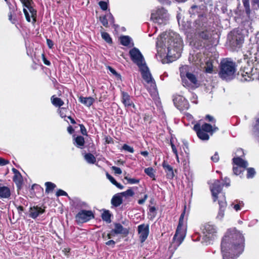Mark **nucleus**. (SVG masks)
Listing matches in <instances>:
<instances>
[{"label":"nucleus","mask_w":259,"mask_h":259,"mask_svg":"<svg viewBox=\"0 0 259 259\" xmlns=\"http://www.w3.org/2000/svg\"><path fill=\"white\" fill-rule=\"evenodd\" d=\"M157 54L173 61L180 58L182 50V40L179 34L172 31L162 33L156 42Z\"/></svg>","instance_id":"1"},{"label":"nucleus","mask_w":259,"mask_h":259,"mask_svg":"<svg viewBox=\"0 0 259 259\" xmlns=\"http://www.w3.org/2000/svg\"><path fill=\"white\" fill-rule=\"evenodd\" d=\"M244 238L242 233L235 228L227 230L221 243L223 259H235L243 251Z\"/></svg>","instance_id":"2"},{"label":"nucleus","mask_w":259,"mask_h":259,"mask_svg":"<svg viewBox=\"0 0 259 259\" xmlns=\"http://www.w3.org/2000/svg\"><path fill=\"white\" fill-rule=\"evenodd\" d=\"M210 189L214 201L218 199L219 204V210L216 216V219L222 221L225 215V211L227 206V202L225 195L222 192V186L219 180H215L210 186Z\"/></svg>","instance_id":"3"},{"label":"nucleus","mask_w":259,"mask_h":259,"mask_svg":"<svg viewBox=\"0 0 259 259\" xmlns=\"http://www.w3.org/2000/svg\"><path fill=\"white\" fill-rule=\"evenodd\" d=\"M185 213V212L184 211L180 215L176 233L174 236L172 241L169 247V249L170 251L176 250L182 243L185 237L186 229L184 221Z\"/></svg>","instance_id":"4"},{"label":"nucleus","mask_w":259,"mask_h":259,"mask_svg":"<svg viewBox=\"0 0 259 259\" xmlns=\"http://www.w3.org/2000/svg\"><path fill=\"white\" fill-rule=\"evenodd\" d=\"M236 72L235 63L228 59L223 60L221 62L220 77L226 81L230 80L234 77Z\"/></svg>","instance_id":"5"},{"label":"nucleus","mask_w":259,"mask_h":259,"mask_svg":"<svg viewBox=\"0 0 259 259\" xmlns=\"http://www.w3.org/2000/svg\"><path fill=\"white\" fill-rule=\"evenodd\" d=\"M187 65L180 68V76L183 85L188 88H195L198 87L199 83L196 76L189 71Z\"/></svg>","instance_id":"6"},{"label":"nucleus","mask_w":259,"mask_h":259,"mask_svg":"<svg viewBox=\"0 0 259 259\" xmlns=\"http://www.w3.org/2000/svg\"><path fill=\"white\" fill-rule=\"evenodd\" d=\"M169 19L167 11L163 8H158L152 10L151 14V19L155 23L159 25H165Z\"/></svg>","instance_id":"7"},{"label":"nucleus","mask_w":259,"mask_h":259,"mask_svg":"<svg viewBox=\"0 0 259 259\" xmlns=\"http://www.w3.org/2000/svg\"><path fill=\"white\" fill-rule=\"evenodd\" d=\"M201 230L202 234V242L207 245L215 236L217 232V228L213 225L206 223L202 225Z\"/></svg>","instance_id":"8"},{"label":"nucleus","mask_w":259,"mask_h":259,"mask_svg":"<svg viewBox=\"0 0 259 259\" xmlns=\"http://www.w3.org/2000/svg\"><path fill=\"white\" fill-rule=\"evenodd\" d=\"M131 58L139 68L142 67L146 64L144 58L139 49L134 48L129 52Z\"/></svg>","instance_id":"9"},{"label":"nucleus","mask_w":259,"mask_h":259,"mask_svg":"<svg viewBox=\"0 0 259 259\" xmlns=\"http://www.w3.org/2000/svg\"><path fill=\"white\" fill-rule=\"evenodd\" d=\"M142 76L144 80L151 86V89L155 90L156 89V84L154 79L152 78L151 74L146 65L140 68Z\"/></svg>","instance_id":"10"},{"label":"nucleus","mask_w":259,"mask_h":259,"mask_svg":"<svg viewBox=\"0 0 259 259\" xmlns=\"http://www.w3.org/2000/svg\"><path fill=\"white\" fill-rule=\"evenodd\" d=\"M94 218L92 211L82 210L79 211L75 216L76 221L78 223L87 222Z\"/></svg>","instance_id":"11"},{"label":"nucleus","mask_w":259,"mask_h":259,"mask_svg":"<svg viewBox=\"0 0 259 259\" xmlns=\"http://www.w3.org/2000/svg\"><path fill=\"white\" fill-rule=\"evenodd\" d=\"M173 101L175 106L179 110H184L189 108L188 101L181 95H176L173 99Z\"/></svg>","instance_id":"12"},{"label":"nucleus","mask_w":259,"mask_h":259,"mask_svg":"<svg viewBox=\"0 0 259 259\" xmlns=\"http://www.w3.org/2000/svg\"><path fill=\"white\" fill-rule=\"evenodd\" d=\"M138 233L139 238L142 243L144 242L148 237L149 234L148 225L142 224L138 226Z\"/></svg>","instance_id":"13"},{"label":"nucleus","mask_w":259,"mask_h":259,"mask_svg":"<svg viewBox=\"0 0 259 259\" xmlns=\"http://www.w3.org/2000/svg\"><path fill=\"white\" fill-rule=\"evenodd\" d=\"M194 130L196 132L197 136L200 139L202 140H208L209 139V135L202 130H201L200 124H196L194 126Z\"/></svg>","instance_id":"14"},{"label":"nucleus","mask_w":259,"mask_h":259,"mask_svg":"<svg viewBox=\"0 0 259 259\" xmlns=\"http://www.w3.org/2000/svg\"><path fill=\"white\" fill-rule=\"evenodd\" d=\"M122 102L125 107H133L135 108V105L131 100L130 95L124 92H122Z\"/></svg>","instance_id":"15"},{"label":"nucleus","mask_w":259,"mask_h":259,"mask_svg":"<svg viewBox=\"0 0 259 259\" xmlns=\"http://www.w3.org/2000/svg\"><path fill=\"white\" fill-rule=\"evenodd\" d=\"M44 212L45 210L40 207L37 206L31 207L29 209V216L33 219H35Z\"/></svg>","instance_id":"16"},{"label":"nucleus","mask_w":259,"mask_h":259,"mask_svg":"<svg viewBox=\"0 0 259 259\" xmlns=\"http://www.w3.org/2000/svg\"><path fill=\"white\" fill-rule=\"evenodd\" d=\"M162 167L166 173V178L169 179H173L175 176L173 168L165 161L163 162Z\"/></svg>","instance_id":"17"},{"label":"nucleus","mask_w":259,"mask_h":259,"mask_svg":"<svg viewBox=\"0 0 259 259\" xmlns=\"http://www.w3.org/2000/svg\"><path fill=\"white\" fill-rule=\"evenodd\" d=\"M233 163L237 166L240 167L243 169L246 168L248 164L247 161L242 159L240 157H235L233 158Z\"/></svg>","instance_id":"18"},{"label":"nucleus","mask_w":259,"mask_h":259,"mask_svg":"<svg viewBox=\"0 0 259 259\" xmlns=\"http://www.w3.org/2000/svg\"><path fill=\"white\" fill-rule=\"evenodd\" d=\"M11 194V190L8 187L0 186V198H9L10 197Z\"/></svg>","instance_id":"19"},{"label":"nucleus","mask_w":259,"mask_h":259,"mask_svg":"<svg viewBox=\"0 0 259 259\" xmlns=\"http://www.w3.org/2000/svg\"><path fill=\"white\" fill-rule=\"evenodd\" d=\"M112 232H114L116 234H127L128 231L123 227V226L120 224H116L115 225V228L112 230Z\"/></svg>","instance_id":"20"},{"label":"nucleus","mask_w":259,"mask_h":259,"mask_svg":"<svg viewBox=\"0 0 259 259\" xmlns=\"http://www.w3.org/2000/svg\"><path fill=\"white\" fill-rule=\"evenodd\" d=\"M122 196L120 193L114 195L111 199V204L115 207H118L122 203Z\"/></svg>","instance_id":"21"},{"label":"nucleus","mask_w":259,"mask_h":259,"mask_svg":"<svg viewBox=\"0 0 259 259\" xmlns=\"http://www.w3.org/2000/svg\"><path fill=\"white\" fill-rule=\"evenodd\" d=\"M201 130H202L206 133H211L214 132L218 130V128L215 125H211L208 123H204L201 126Z\"/></svg>","instance_id":"22"},{"label":"nucleus","mask_w":259,"mask_h":259,"mask_svg":"<svg viewBox=\"0 0 259 259\" xmlns=\"http://www.w3.org/2000/svg\"><path fill=\"white\" fill-rule=\"evenodd\" d=\"M73 144L79 148H83L84 145V138L81 136L76 137L74 139Z\"/></svg>","instance_id":"23"},{"label":"nucleus","mask_w":259,"mask_h":259,"mask_svg":"<svg viewBox=\"0 0 259 259\" xmlns=\"http://www.w3.org/2000/svg\"><path fill=\"white\" fill-rule=\"evenodd\" d=\"M79 101L84 105L90 107L94 102V99L92 97H80L79 99Z\"/></svg>","instance_id":"24"},{"label":"nucleus","mask_w":259,"mask_h":259,"mask_svg":"<svg viewBox=\"0 0 259 259\" xmlns=\"http://www.w3.org/2000/svg\"><path fill=\"white\" fill-rule=\"evenodd\" d=\"M26 2H27V3H28V4H26L25 5V3H24L23 4V6L27 8L29 10L31 14V17L33 18L34 20L35 21V18L36 15V11L31 6V1L27 0Z\"/></svg>","instance_id":"25"},{"label":"nucleus","mask_w":259,"mask_h":259,"mask_svg":"<svg viewBox=\"0 0 259 259\" xmlns=\"http://www.w3.org/2000/svg\"><path fill=\"white\" fill-rule=\"evenodd\" d=\"M198 34L199 37L204 40H208L211 36V32L207 30H202L200 32H199Z\"/></svg>","instance_id":"26"},{"label":"nucleus","mask_w":259,"mask_h":259,"mask_svg":"<svg viewBox=\"0 0 259 259\" xmlns=\"http://www.w3.org/2000/svg\"><path fill=\"white\" fill-rule=\"evenodd\" d=\"M51 100L52 104L55 107H60L64 104V102L61 99L56 97L55 96H52Z\"/></svg>","instance_id":"27"},{"label":"nucleus","mask_w":259,"mask_h":259,"mask_svg":"<svg viewBox=\"0 0 259 259\" xmlns=\"http://www.w3.org/2000/svg\"><path fill=\"white\" fill-rule=\"evenodd\" d=\"M231 206L233 209L237 211L240 210L242 209L244 206V203L243 201L236 200L233 202H232Z\"/></svg>","instance_id":"28"},{"label":"nucleus","mask_w":259,"mask_h":259,"mask_svg":"<svg viewBox=\"0 0 259 259\" xmlns=\"http://www.w3.org/2000/svg\"><path fill=\"white\" fill-rule=\"evenodd\" d=\"M84 158L86 161L90 164H94L96 161V157L91 153L85 154Z\"/></svg>","instance_id":"29"},{"label":"nucleus","mask_w":259,"mask_h":259,"mask_svg":"<svg viewBox=\"0 0 259 259\" xmlns=\"http://www.w3.org/2000/svg\"><path fill=\"white\" fill-rule=\"evenodd\" d=\"M121 44L124 46H128L131 42V39L128 36H122L120 38Z\"/></svg>","instance_id":"30"},{"label":"nucleus","mask_w":259,"mask_h":259,"mask_svg":"<svg viewBox=\"0 0 259 259\" xmlns=\"http://www.w3.org/2000/svg\"><path fill=\"white\" fill-rule=\"evenodd\" d=\"M204 68L206 72L209 73H211L213 70V65L212 61L210 60L206 61Z\"/></svg>","instance_id":"31"},{"label":"nucleus","mask_w":259,"mask_h":259,"mask_svg":"<svg viewBox=\"0 0 259 259\" xmlns=\"http://www.w3.org/2000/svg\"><path fill=\"white\" fill-rule=\"evenodd\" d=\"M46 186V193H49L50 192L53 191L54 188L56 187V185L52 182H46L45 183Z\"/></svg>","instance_id":"32"},{"label":"nucleus","mask_w":259,"mask_h":259,"mask_svg":"<svg viewBox=\"0 0 259 259\" xmlns=\"http://www.w3.org/2000/svg\"><path fill=\"white\" fill-rule=\"evenodd\" d=\"M110 217L111 214L110 213V212L109 210H105L103 212L102 214V218L103 220L107 222H110Z\"/></svg>","instance_id":"33"},{"label":"nucleus","mask_w":259,"mask_h":259,"mask_svg":"<svg viewBox=\"0 0 259 259\" xmlns=\"http://www.w3.org/2000/svg\"><path fill=\"white\" fill-rule=\"evenodd\" d=\"M101 36L102 38L104 39L107 43L111 44L112 42V38L108 33L103 32L101 33Z\"/></svg>","instance_id":"34"},{"label":"nucleus","mask_w":259,"mask_h":259,"mask_svg":"<svg viewBox=\"0 0 259 259\" xmlns=\"http://www.w3.org/2000/svg\"><path fill=\"white\" fill-rule=\"evenodd\" d=\"M122 197H132L134 195V192L132 189H129L126 191L120 193Z\"/></svg>","instance_id":"35"},{"label":"nucleus","mask_w":259,"mask_h":259,"mask_svg":"<svg viewBox=\"0 0 259 259\" xmlns=\"http://www.w3.org/2000/svg\"><path fill=\"white\" fill-rule=\"evenodd\" d=\"M144 172L150 178H154L155 177L154 170L152 167H148L144 169Z\"/></svg>","instance_id":"36"},{"label":"nucleus","mask_w":259,"mask_h":259,"mask_svg":"<svg viewBox=\"0 0 259 259\" xmlns=\"http://www.w3.org/2000/svg\"><path fill=\"white\" fill-rule=\"evenodd\" d=\"M235 41L236 47H240L244 42V37L242 35H239L238 36H236Z\"/></svg>","instance_id":"37"},{"label":"nucleus","mask_w":259,"mask_h":259,"mask_svg":"<svg viewBox=\"0 0 259 259\" xmlns=\"http://www.w3.org/2000/svg\"><path fill=\"white\" fill-rule=\"evenodd\" d=\"M247 178L248 179L252 178L255 174L254 169L251 167L247 168Z\"/></svg>","instance_id":"38"},{"label":"nucleus","mask_w":259,"mask_h":259,"mask_svg":"<svg viewBox=\"0 0 259 259\" xmlns=\"http://www.w3.org/2000/svg\"><path fill=\"white\" fill-rule=\"evenodd\" d=\"M100 21L103 25L106 27H108V17L107 15L106 16H104L100 17Z\"/></svg>","instance_id":"39"},{"label":"nucleus","mask_w":259,"mask_h":259,"mask_svg":"<svg viewBox=\"0 0 259 259\" xmlns=\"http://www.w3.org/2000/svg\"><path fill=\"white\" fill-rule=\"evenodd\" d=\"M108 2L107 1H100L99 3V5L101 9L105 11L107 10L108 9Z\"/></svg>","instance_id":"40"},{"label":"nucleus","mask_w":259,"mask_h":259,"mask_svg":"<svg viewBox=\"0 0 259 259\" xmlns=\"http://www.w3.org/2000/svg\"><path fill=\"white\" fill-rule=\"evenodd\" d=\"M13 181L16 183V184H20L22 182V177L19 173V172H18V174H16L13 178Z\"/></svg>","instance_id":"41"},{"label":"nucleus","mask_w":259,"mask_h":259,"mask_svg":"<svg viewBox=\"0 0 259 259\" xmlns=\"http://www.w3.org/2000/svg\"><path fill=\"white\" fill-rule=\"evenodd\" d=\"M124 179L127 180L128 183L130 184H138L139 183L140 181L139 179H136L135 178H130L127 177H125Z\"/></svg>","instance_id":"42"},{"label":"nucleus","mask_w":259,"mask_h":259,"mask_svg":"<svg viewBox=\"0 0 259 259\" xmlns=\"http://www.w3.org/2000/svg\"><path fill=\"white\" fill-rule=\"evenodd\" d=\"M122 149L125 150V151H127L130 153H134V149L133 147L126 145V144H124L122 146Z\"/></svg>","instance_id":"43"},{"label":"nucleus","mask_w":259,"mask_h":259,"mask_svg":"<svg viewBox=\"0 0 259 259\" xmlns=\"http://www.w3.org/2000/svg\"><path fill=\"white\" fill-rule=\"evenodd\" d=\"M241 168L240 167L234 166L233 168L234 174L236 175H239L243 171Z\"/></svg>","instance_id":"44"},{"label":"nucleus","mask_w":259,"mask_h":259,"mask_svg":"<svg viewBox=\"0 0 259 259\" xmlns=\"http://www.w3.org/2000/svg\"><path fill=\"white\" fill-rule=\"evenodd\" d=\"M112 169L116 174L120 175L122 173V170L119 167L114 166L112 167Z\"/></svg>","instance_id":"45"},{"label":"nucleus","mask_w":259,"mask_h":259,"mask_svg":"<svg viewBox=\"0 0 259 259\" xmlns=\"http://www.w3.org/2000/svg\"><path fill=\"white\" fill-rule=\"evenodd\" d=\"M56 195L57 196H67V193L65 191H63L62 190L59 189L56 192Z\"/></svg>","instance_id":"46"},{"label":"nucleus","mask_w":259,"mask_h":259,"mask_svg":"<svg viewBox=\"0 0 259 259\" xmlns=\"http://www.w3.org/2000/svg\"><path fill=\"white\" fill-rule=\"evenodd\" d=\"M198 10V7L196 5H193L191 7L190 10H189V12L191 14H194L195 11H197Z\"/></svg>","instance_id":"47"},{"label":"nucleus","mask_w":259,"mask_h":259,"mask_svg":"<svg viewBox=\"0 0 259 259\" xmlns=\"http://www.w3.org/2000/svg\"><path fill=\"white\" fill-rule=\"evenodd\" d=\"M106 177L112 184H115L116 181L114 179V178L113 177L110 175L108 173L106 174Z\"/></svg>","instance_id":"48"},{"label":"nucleus","mask_w":259,"mask_h":259,"mask_svg":"<svg viewBox=\"0 0 259 259\" xmlns=\"http://www.w3.org/2000/svg\"><path fill=\"white\" fill-rule=\"evenodd\" d=\"M211 159L214 162H218L219 160L218 153L215 152V154L212 156H211Z\"/></svg>","instance_id":"49"},{"label":"nucleus","mask_w":259,"mask_h":259,"mask_svg":"<svg viewBox=\"0 0 259 259\" xmlns=\"http://www.w3.org/2000/svg\"><path fill=\"white\" fill-rule=\"evenodd\" d=\"M80 128V132L83 135H87V132L86 130L85 127L83 124H80L79 125Z\"/></svg>","instance_id":"50"},{"label":"nucleus","mask_w":259,"mask_h":259,"mask_svg":"<svg viewBox=\"0 0 259 259\" xmlns=\"http://www.w3.org/2000/svg\"><path fill=\"white\" fill-rule=\"evenodd\" d=\"M23 12L25 14V16L27 21L28 22H30L31 21L30 17L29 16L28 11H27V10L25 8L23 9Z\"/></svg>","instance_id":"51"},{"label":"nucleus","mask_w":259,"mask_h":259,"mask_svg":"<svg viewBox=\"0 0 259 259\" xmlns=\"http://www.w3.org/2000/svg\"><path fill=\"white\" fill-rule=\"evenodd\" d=\"M108 17V22H109L110 24H113L114 20V18L111 14H109L107 15Z\"/></svg>","instance_id":"52"},{"label":"nucleus","mask_w":259,"mask_h":259,"mask_svg":"<svg viewBox=\"0 0 259 259\" xmlns=\"http://www.w3.org/2000/svg\"><path fill=\"white\" fill-rule=\"evenodd\" d=\"M170 145H171V147L172 151L173 153L175 154L178 153L176 146L175 145H174L171 141H170Z\"/></svg>","instance_id":"53"},{"label":"nucleus","mask_w":259,"mask_h":259,"mask_svg":"<svg viewBox=\"0 0 259 259\" xmlns=\"http://www.w3.org/2000/svg\"><path fill=\"white\" fill-rule=\"evenodd\" d=\"M9 19L13 24H15L17 22L16 19L15 18H13L11 12L9 14Z\"/></svg>","instance_id":"54"},{"label":"nucleus","mask_w":259,"mask_h":259,"mask_svg":"<svg viewBox=\"0 0 259 259\" xmlns=\"http://www.w3.org/2000/svg\"><path fill=\"white\" fill-rule=\"evenodd\" d=\"M148 198V196L147 194H145L144 196V198H142V199H139L138 200V203L139 204H143L145 203V201L146 200V199H147Z\"/></svg>","instance_id":"55"},{"label":"nucleus","mask_w":259,"mask_h":259,"mask_svg":"<svg viewBox=\"0 0 259 259\" xmlns=\"http://www.w3.org/2000/svg\"><path fill=\"white\" fill-rule=\"evenodd\" d=\"M236 155L237 156V157H239V156L244 155V153L242 149H238L236 151Z\"/></svg>","instance_id":"56"},{"label":"nucleus","mask_w":259,"mask_h":259,"mask_svg":"<svg viewBox=\"0 0 259 259\" xmlns=\"http://www.w3.org/2000/svg\"><path fill=\"white\" fill-rule=\"evenodd\" d=\"M9 163V161L5 160L2 158H0V165L3 166Z\"/></svg>","instance_id":"57"},{"label":"nucleus","mask_w":259,"mask_h":259,"mask_svg":"<svg viewBox=\"0 0 259 259\" xmlns=\"http://www.w3.org/2000/svg\"><path fill=\"white\" fill-rule=\"evenodd\" d=\"M106 244L108 246H112L113 247L115 244V242L114 240H110L106 242Z\"/></svg>","instance_id":"58"},{"label":"nucleus","mask_w":259,"mask_h":259,"mask_svg":"<svg viewBox=\"0 0 259 259\" xmlns=\"http://www.w3.org/2000/svg\"><path fill=\"white\" fill-rule=\"evenodd\" d=\"M47 45L49 48L51 49L53 47L54 43L53 41L50 39H47Z\"/></svg>","instance_id":"59"},{"label":"nucleus","mask_w":259,"mask_h":259,"mask_svg":"<svg viewBox=\"0 0 259 259\" xmlns=\"http://www.w3.org/2000/svg\"><path fill=\"white\" fill-rule=\"evenodd\" d=\"M230 181L229 178H225L224 179V185H226V186L228 187L230 186Z\"/></svg>","instance_id":"60"},{"label":"nucleus","mask_w":259,"mask_h":259,"mask_svg":"<svg viewBox=\"0 0 259 259\" xmlns=\"http://www.w3.org/2000/svg\"><path fill=\"white\" fill-rule=\"evenodd\" d=\"M257 222H258L257 220L254 219V220H252L250 222V223H249L248 226L249 227L253 226V225L256 224L257 223Z\"/></svg>","instance_id":"61"},{"label":"nucleus","mask_w":259,"mask_h":259,"mask_svg":"<svg viewBox=\"0 0 259 259\" xmlns=\"http://www.w3.org/2000/svg\"><path fill=\"white\" fill-rule=\"evenodd\" d=\"M206 119H207L209 121L215 122V120L213 117L209 115H207L206 116Z\"/></svg>","instance_id":"62"},{"label":"nucleus","mask_w":259,"mask_h":259,"mask_svg":"<svg viewBox=\"0 0 259 259\" xmlns=\"http://www.w3.org/2000/svg\"><path fill=\"white\" fill-rule=\"evenodd\" d=\"M114 185H115L116 187H117L118 188L120 189H123L124 187L123 185H122L121 184H120V183L116 182V183H115V184H114Z\"/></svg>","instance_id":"63"},{"label":"nucleus","mask_w":259,"mask_h":259,"mask_svg":"<svg viewBox=\"0 0 259 259\" xmlns=\"http://www.w3.org/2000/svg\"><path fill=\"white\" fill-rule=\"evenodd\" d=\"M243 5L246 9H249V3L247 0H243Z\"/></svg>","instance_id":"64"}]
</instances>
